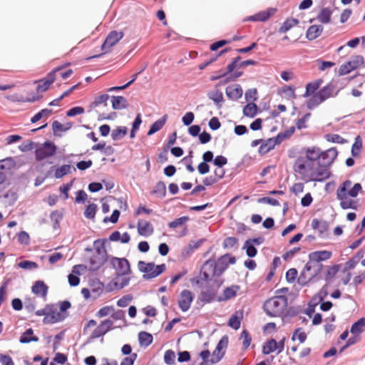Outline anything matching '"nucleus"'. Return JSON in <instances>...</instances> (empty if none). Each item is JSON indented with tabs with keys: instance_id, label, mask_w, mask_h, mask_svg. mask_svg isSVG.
I'll return each mask as SVG.
<instances>
[{
	"instance_id": "40",
	"label": "nucleus",
	"mask_w": 365,
	"mask_h": 365,
	"mask_svg": "<svg viewBox=\"0 0 365 365\" xmlns=\"http://www.w3.org/2000/svg\"><path fill=\"white\" fill-rule=\"evenodd\" d=\"M324 101L318 93L313 95L307 101V106L309 109H313L322 103Z\"/></svg>"
},
{
	"instance_id": "7",
	"label": "nucleus",
	"mask_w": 365,
	"mask_h": 365,
	"mask_svg": "<svg viewBox=\"0 0 365 365\" xmlns=\"http://www.w3.org/2000/svg\"><path fill=\"white\" fill-rule=\"evenodd\" d=\"M240 59H241V57L240 56L233 58L232 62L227 65L226 71H219L217 72V76H212L210 77V80L216 81L220 78L226 76L227 74H230V76L225 81V82H228L230 81H235L237 78H238L239 77H240L243 74L242 71L233 72L235 68H236L237 66H239L238 62Z\"/></svg>"
},
{
	"instance_id": "44",
	"label": "nucleus",
	"mask_w": 365,
	"mask_h": 365,
	"mask_svg": "<svg viewBox=\"0 0 365 365\" xmlns=\"http://www.w3.org/2000/svg\"><path fill=\"white\" fill-rule=\"evenodd\" d=\"M312 227L314 230H319L321 233L327 231L328 225L326 222H321L318 219H314L312 221Z\"/></svg>"
},
{
	"instance_id": "37",
	"label": "nucleus",
	"mask_w": 365,
	"mask_h": 365,
	"mask_svg": "<svg viewBox=\"0 0 365 365\" xmlns=\"http://www.w3.org/2000/svg\"><path fill=\"white\" fill-rule=\"evenodd\" d=\"M299 24V20L290 18L287 19L281 26V27L279 29V33H285L288 31L290 29H292L293 26L297 25Z\"/></svg>"
},
{
	"instance_id": "5",
	"label": "nucleus",
	"mask_w": 365,
	"mask_h": 365,
	"mask_svg": "<svg viewBox=\"0 0 365 365\" xmlns=\"http://www.w3.org/2000/svg\"><path fill=\"white\" fill-rule=\"evenodd\" d=\"M322 269L321 263L309 262L298 277V283L302 286L307 285L319 274Z\"/></svg>"
},
{
	"instance_id": "49",
	"label": "nucleus",
	"mask_w": 365,
	"mask_h": 365,
	"mask_svg": "<svg viewBox=\"0 0 365 365\" xmlns=\"http://www.w3.org/2000/svg\"><path fill=\"white\" fill-rule=\"evenodd\" d=\"M243 248L246 250V254L250 257H254L257 253V249L251 243V240H248L245 242Z\"/></svg>"
},
{
	"instance_id": "1",
	"label": "nucleus",
	"mask_w": 365,
	"mask_h": 365,
	"mask_svg": "<svg viewBox=\"0 0 365 365\" xmlns=\"http://www.w3.org/2000/svg\"><path fill=\"white\" fill-rule=\"evenodd\" d=\"M293 170L306 182H321L330 177V172L327 168L321 166L319 163L311 161L307 158H297Z\"/></svg>"
},
{
	"instance_id": "41",
	"label": "nucleus",
	"mask_w": 365,
	"mask_h": 365,
	"mask_svg": "<svg viewBox=\"0 0 365 365\" xmlns=\"http://www.w3.org/2000/svg\"><path fill=\"white\" fill-rule=\"evenodd\" d=\"M334 88L332 85H327L324 86L322 89H321L318 93L322 97V100L324 101L327 98L331 97L333 96Z\"/></svg>"
},
{
	"instance_id": "51",
	"label": "nucleus",
	"mask_w": 365,
	"mask_h": 365,
	"mask_svg": "<svg viewBox=\"0 0 365 365\" xmlns=\"http://www.w3.org/2000/svg\"><path fill=\"white\" fill-rule=\"evenodd\" d=\"M258 112H262L255 103H247L243 108V114H257Z\"/></svg>"
},
{
	"instance_id": "29",
	"label": "nucleus",
	"mask_w": 365,
	"mask_h": 365,
	"mask_svg": "<svg viewBox=\"0 0 365 365\" xmlns=\"http://www.w3.org/2000/svg\"><path fill=\"white\" fill-rule=\"evenodd\" d=\"M112 107L115 110H120L125 108L128 106V102L125 98L121 96L111 97Z\"/></svg>"
},
{
	"instance_id": "60",
	"label": "nucleus",
	"mask_w": 365,
	"mask_h": 365,
	"mask_svg": "<svg viewBox=\"0 0 365 365\" xmlns=\"http://www.w3.org/2000/svg\"><path fill=\"white\" fill-rule=\"evenodd\" d=\"M133 299L130 294L123 296L122 298L117 301V305L120 307H125L128 305L129 302Z\"/></svg>"
},
{
	"instance_id": "34",
	"label": "nucleus",
	"mask_w": 365,
	"mask_h": 365,
	"mask_svg": "<svg viewBox=\"0 0 365 365\" xmlns=\"http://www.w3.org/2000/svg\"><path fill=\"white\" fill-rule=\"evenodd\" d=\"M138 340L141 346H148L153 342V336L146 331H140L138 334Z\"/></svg>"
},
{
	"instance_id": "36",
	"label": "nucleus",
	"mask_w": 365,
	"mask_h": 365,
	"mask_svg": "<svg viewBox=\"0 0 365 365\" xmlns=\"http://www.w3.org/2000/svg\"><path fill=\"white\" fill-rule=\"evenodd\" d=\"M331 11L328 8H324L317 16V20L323 24H328L331 21Z\"/></svg>"
},
{
	"instance_id": "54",
	"label": "nucleus",
	"mask_w": 365,
	"mask_h": 365,
	"mask_svg": "<svg viewBox=\"0 0 365 365\" xmlns=\"http://www.w3.org/2000/svg\"><path fill=\"white\" fill-rule=\"evenodd\" d=\"M114 312V307L112 306H105L101 308L96 313V317L102 318L111 314Z\"/></svg>"
},
{
	"instance_id": "61",
	"label": "nucleus",
	"mask_w": 365,
	"mask_h": 365,
	"mask_svg": "<svg viewBox=\"0 0 365 365\" xmlns=\"http://www.w3.org/2000/svg\"><path fill=\"white\" fill-rule=\"evenodd\" d=\"M200 356L202 359V361L200 365H213L210 364V359H209V358L211 356V355L208 350H204L201 351Z\"/></svg>"
},
{
	"instance_id": "14",
	"label": "nucleus",
	"mask_w": 365,
	"mask_h": 365,
	"mask_svg": "<svg viewBox=\"0 0 365 365\" xmlns=\"http://www.w3.org/2000/svg\"><path fill=\"white\" fill-rule=\"evenodd\" d=\"M363 63L364 58L361 56H357L354 59L342 64L339 68V73L341 76L346 75L359 68Z\"/></svg>"
},
{
	"instance_id": "35",
	"label": "nucleus",
	"mask_w": 365,
	"mask_h": 365,
	"mask_svg": "<svg viewBox=\"0 0 365 365\" xmlns=\"http://www.w3.org/2000/svg\"><path fill=\"white\" fill-rule=\"evenodd\" d=\"M278 344L276 340L272 339L268 340L262 347V353L268 355L277 350Z\"/></svg>"
},
{
	"instance_id": "64",
	"label": "nucleus",
	"mask_w": 365,
	"mask_h": 365,
	"mask_svg": "<svg viewBox=\"0 0 365 365\" xmlns=\"http://www.w3.org/2000/svg\"><path fill=\"white\" fill-rule=\"evenodd\" d=\"M30 237L29 234L25 231H21L18 234V241L22 245H28Z\"/></svg>"
},
{
	"instance_id": "30",
	"label": "nucleus",
	"mask_w": 365,
	"mask_h": 365,
	"mask_svg": "<svg viewBox=\"0 0 365 365\" xmlns=\"http://www.w3.org/2000/svg\"><path fill=\"white\" fill-rule=\"evenodd\" d=\"M323 31V27L320 25L311 26L306 34L307 38L309 40H314L319 37Z\"/></svg>"
},
{
	"instance_id": "25",
	"label": "nucleus",
	"mask_w": 365,
	"mask_h": 365,
	"mask_svg": "<svg viewBox=\"0 0 365 365\" xmlns=\"http://www.w3.org/2000/svg\"><path fill=\"white\" fill-rule=\"evenodd\" d=\"M332 253L330 251L322 250V251H316L312 252L309 255V257L311 259L310 262L320 263L321 261H324L330 259L331 257Z\"/></svg>"
},
{
	"instance_id": "16",
	"label": "nucleus",
	"mask_w": 365,
	"mask_h": 365,
	"mask_svg": "<svg viewBox=\"0 0 365 365\" xmlns=\"http://www.w3.org/2000/svg\"><path fill=\"white\" fill-rule=\"evenodd\" d=\"M123 37L122 31L118 32L116 31H111L106 37L104 43L102 45V50L104 53H108L112 46L115 45Z\"/></svg>"
},
{
	"instance_id": "31",
	"label": "nucleus",
	"mask_w": 365,
	"mask_h": 365,
	"mask_svg": "<svg viewBox=\"0 0 365 365\" xmlns=\"http://www.w3.org/2000/svg\"><path fill=\"white\" fill-rule=\"evenodd\" d=\"M34 331L31 328L26 329L21 336L19 341L22 344H26L31 341H38V338L34 336Z\"/></svg>"
},
{
	"instance_id": "47",
	"label": "nucleus",
	"mask_w": 365,
	"mask_h": 365,
	"mask_svg": "<svg viewBox=\"0 0 365 365\" xmlns=\"http://www.w3.org/2000/svg\"><path fill=\"white\" fill-rule=\"evenodd\" d=\"M71 171V166L69 165H63L57 168L55 172V177L56 178H61L64 175L70 173Z\"/></svg>"
},
{
	"instance_id": "48",
	"label": "nucleus",
	"mask_w": 365,
	"mask_h": 365,
	"mask_svg": "<svg viewBox=\"0 0 365 365\" xmlns=\"http://www.w3.org/2000/svg\"><path fill=\"white\" fill-rule=\"evenodd\" d=\"M97 205L94 203L89 204L84 212V215L88 219H93L95 217L96 211H97Z\"/></svg>"
},
{
	"instance_id": "27",
	"label": "nucleus",
	"mask_w": 365,
	"mask_h": 365,
	"mask_svg": "<svg viewBox=\"0 0 365 365\" xmlns=\"http://www.w3.org/2000/svg\"><path fill=\"white\" fill-rule=\"evenodd\" d=\"M240 287L238 285H232L225 288L221 297L219 298V301H227L232 298H234Z\"/></svg>"
},
{
	"instance_id": "55",
	"label": "nucleus",
	"mask_w": 365,
	"mask_h": 365,
	"mask_svg": "<svg viewBox=\"0 0 365 365\" xmlns=\"http://www.w3.org/2000/svg\"><path fill=\"white\" fill-rule=\"evenodd\" d=\"M307 339V334L304 331H302V328H298L295 329L292 335V340H299L300 343H303Z\"/></svg>"
},
{
	"instance_id": "42",
	"label": "nucleus",
	"mask_w": 365,
	"mask_h": 365,
	"mask_svg": "<svg viewBox=\"0 0 365 365\" xmlns=\"http://www.w3.org/2000/svg\"><path fill=\"white\" fill-rule=\"evenodd\" d=\"M127 133L128 129L126 127H118L116 129L113 130L111 137L114 140H119L124 137Z\"/></svg>"
},
{
	"instance_id": "52",
	"label": "nucleus",
	"mask_w": 365,
	"mask_h": 365,
	"mask_svg": "<svg viewBox=\"0 0 365 365\" xmlns=\"http://www.w3.org/2000/svg\"><path fill=\"white\" fill-rule=\"evenodd\" d=\"M215 295V293L211 291H203L200 293L199 299L202 302L210 303L214 299Z\"/></svg>"
},
{
	"instance_id": "3",
	"label": "nucleus",
	"mask_w": 365,
	"mask_h": 365,
	"mask_svg": "<svg viewBox=\"0 0 365 365\" xmlns=\"http://www.w3.org/2000/svg\"><path fill=\"white\" fill-rule=\"evenodd\" d=\"M227 267V265L224 264L221 259L217 262L214 259H209L205 262L201 268L200 278L204 281L212 280L220 277Z\"/></svg>"
},
{
	"instance_id": "39",
	"label": "nucleus",
	"mask_w": 365,
	"mask_h": 365,
	"mask_svg": "<svg viewBox=\"0 0 365 365\" xmlns=\"http://www.w3.org/2000/svg\"><path fill=\"white\" fill-rule=\"evenodd\" d=\"M322 83V80L319 79L313 82H310L306 86V92L304 96H308L313 94L320 86Z\"/></svg>"
},
{
	"instance_id": "19",
	"label": "nucleus",
	"mask_w": 365,
	"mask_h": 365,
	"mask_svg": "<svg viewBox=\"0 0 365 365\" xmlns=\"http://www.w3.org/2000/svg\"><path fill=\"white\" fill-rule=\"evenodd\" d=\"M282 142V135L279 134L276 138H271L266 140H262L260 147L259 148V153L260 154H266L272 150L276 145Z\"/></svg>"
},
{
	"instance_id": "45",
	"label": "nucleus",
	"mask_w": 365,
	"mask_h": 365,
	"mask_svg": "<svg viewBox=\"0 0 365 365\" xmlns=\"http://www.w3.org/2000/svg\"><path fill=\"white\" fill-rule=\"evenodd\" d=\"M52 127L54 133L63 132L68 130L71 127V124L70 123L62 124L60 122L55 120L52 124Z\"/></svg>"
},
{
	"instance_id": "4",
	"label": "nucleus",
	"mask_w": 365,
	"mask_h": 365,
	"mask_svg": "<svg viewBox=\"0 0 365 365\" xmlns=\"http://www.w3.org/2000/svg\"><path fill=\"white\" fill-rule=\"evenodd\" d=\"M287 307V299L284 296H275L266 300L264 310L272 317H280Z\"/></svg>"
},
{
	"instance_id": "26",
	"label": "nucleus",
	"mask_w": 365,
	"mask_h": 365,
	"mask_svg": "<svg viewBox=\"0 0 365 365\" xmlns=\"http://www.w3.org/2000/svg\"><path fill=\"white\" fill-rule=\"evenodd\" d=\"M243 91L240 85H232L227 87L226 95L232 100H237L242 97Z\"/></svg>"
},
{
	"instance_id": "13",
	"label": "nucleus",
	"mask_w": 365,
	"mask_h": 365,
	"mask_svg": "<svg viewBox=\"0 0 365 365\" xmlns=\"http://www.w3.org/2000/svg\"><path fill=\"white\" fill-rule=\"evenodd\" d=\"M194 294L187 289H183L178 296V306L182 312H187L194 300Z\"/></svg>"
},
{
	"instance_id": "17",
	"label": "nucleus",
	"mask_w": 365,
	"mask_h": 365,
	"mask_svg": "<svg viewBox=\"0 0 365 365\" xmlns=\"http://www.w3.org/2000/svg\"><path fill=\"white\" fill-rule=\"evenodd\" d=\"M48 309L47 316L43 319V324H55L65 319L64 314L58 311L53 304H48Z\"/></svg>"
},
{
	"instance_id": "38",
	"label": "nucleus",
	"mask_w": 365,
	"mask_h": 365,
	"mask_svg": "<svg viewBox=\"0 0 365 365\" xmlns=\"http://www.w3.org/2000/svg\"><path fill=\"white\" fill-rule=\"evenodd\" d=\"M152 193L158 197H164L166 195L165 184L162 181H159L158 182H157Z\"/></svg>"
},
{
	"instance_id": "20",
	"label": "nucleus",
	"mask_w": 365,
	"mask_h": 365,
	"mask_svg": "<svg viewBox=\"0 0 365 365\" xmlns=\"http://www.w3.org/2000/svg\"><path fill=\"white\" fill-rule=\"evenodd\" d=\"M137 229L138 234L143 237H149L154 232L153 225L150 222L144 220H139L138 221Z\"/></svg>"
},
{
	"instance_id": "33",
	"label": "nucleus",
	"mask_w": 365,
	"mask_h": 365,
	"mask_svg": "<svg viewBox=\"0 0 365 365\" xmlns=\"http://www.w3.org/2000/svg\"><path fill=\"white\" fill-rule=\"evenodd\" d=\"M166 120L167 118L165 116H163V118L153 123L148 132V135H151L162 129V128L165 124Z\"/></svg>"
},
{
	"instance_id": "43",
	"label": "nucleus",
	"mask_w": 365,
	"mask_h": 365,
	"mask_svg": "<svg viewBox=\"0 0 365 365\" xmlns=\"http://www.w3.org/2000/svg\"><path fill=\"white\" fill-rule=\"evenodd\" d=\"M362 148V142L359 136L356 138L354 143L351 147V155L354 157H358L360 155L361 150Z\"/></svg>"
},
{
	"instance_id": "56",
	"label": "nucleus",
	"mask_w": 365,
	"mask_h": 365,
	"mask_svg": "<svg viewBox=\"0 0 365 365\" xmlns=\"http://www.w3.org/2000/svg\"><path fill=\"white\" fill-rule=\"evenodd\" d=\"M316 66L318 67V69L320 71H324L327 68L333 67L335 63L331 61H324L322 59H317L315 61Z\"/></svg>"
},
{
	"instance_id": "18",
	"label": "nucleus",
	"mask_w": 365,
	"mask_h": 365,
	"mask_svg": "<svg viewBox=\"0 0 365 365\" xmlns=\"http://www.w3.org/2000/svg\"><path fill=\"white\" fill-rule=\"evenodd\" d=\"M113 325V322L110 319H108L102 321L92 332L91 338L96 339L105 335L112 329Z\"/></svg>"
},
{
	"instance_id": "11",
	"label": "nucleus",
	"mask_w": 365,
	"mask_h": 365,
	"mask_svg": "<svg viewBox=\"0 0 365 365\" xmlns=\"http://www.w3.org/2000/svg\"><path fill=\"white\" fill-rule=\"evenodd\" d=\"M108 99V94H102L96 97L93 102L90 104L88 112L103 114L108 107L107 103Z\"/></svg>"
},
{
	"instance_id": "63",
	"label": "nucleus",
	"mask_w": 365,
	"mask_h": 365,
	"mask_svg": "<svg viewBox=\"0 0 365 365\" xmlns=\"http://www.w3.org/2000/svg\"><path fill=\"white\" fill-rule=\"evenodd\" d=\"M238 242V240L234 237H229L225 239L223 246L226 248H232Z\"/></svg>"
},
{
	"instance_id": "46",
	"label": "nucleus",
	"mask_w": 365,
	"mask_h": 365,
	"mask_svg": "<svg viewBox=\"0 0 365 365\" xmlns=\"http://www.w3.org/2000/svg\"><path fill=\"white\" fill-rule=\"evenodd\" d=\"M365 326V318H361L356 322L354 323L351 327V332L354 334L361 332Z\"/></svg>"
},
{
	"instance_id": "53",
	"label": "nucleus",
	"mask_w": 365,
	"mask_h": 365,
	"mask_svg": "<svg viewBox=\"0 0 365 365\" xmlns=\"http://www.w3.org/2000/svg\"><path fill=\"white\" fill-rule=\"evenodd\" d=\"M247 103H254L257 99V91L256 88L248 89L245 94Z\"/></svg>"
},
{
	"instance_id": "22",
	"label": "nucleus",
	"mask_w": 365,
	"mask_h": 365,
	"mask_svg": "<svg viewBox=\"0 0 365 365\" xmlns=\"http://www.w3.org/2000/svg\"><path fill=\"white\" fill-rule=\"evenodd\" d=\"M32 292L44 299H46L48 294V287L42 280H38L34 282L31 287Z\"/></svg>"
},
{
	"instance_id": "23",
	"label": "nucleus",
	"mask_w": 365,
	"mask_h": 365,
	"mask_svg": "<svg viewBox=\"0 0 365 365\" xmlns=\"http://www.w3.org/2000/svg\"><path fill=\"white\" fill-rule=\"evenodd\" d=\"M275 11V9L270 8L267 11H262L253 16H250L245 19V21H265L274 15Z\"/></svg>"
},
{
	"instance_id": "57",
	"label": "nucleus",
	"mask_w": 365,
	"mask_h": 365,
	"mask_svg": "<svg viewBox=\"0 0 365 365\" xmlns=\"http://www.w3.org/2000/svg\"><path fill=\"white\" fill-rule=\"evenodd\" d=\"M175 352L171 350H167L164 354L165 363L168 365H173L175 364Z\"/></svg>"
},
{
	"instance_id": "50",
	"label": "nucleus",
	"mask_w": 365,
	"mask_h": 365,
	"mask_svg": "<svg viewBox=\"0 0 365 365\" xmlns=\"http://www.w3.org/2000/svg\"><path fill=\"white\" fill-rule=\"evenodd\" d=\"M189 220V217L187 216H183L179 218L175 219V220L170 222L168 224V226L172 228L175 229L176 227H180L185 224Z\"/></svg>"
},
{
	"instance_id": "28",
	"label": "nucleus",
	"mask_w": 365,
	"mask_h": 365,
	"mask_svg": "<svg viewBox=\"0 0 365 365\" xmlns=\"http://www.w3.org/2000/svg\"><path fill=\"white\" fill-rule=\"evenodd\" d=\"M321 150L317 147L309 148L306 150L305 156H300L298 158H307L311 161L317 162V160H319L320 158Z\"/></svg>"
},
{
	"instance_id": "24",
	"label": "nucleus",
	"mask_w": 365,
	"mask_h": 365,
	"mask_svg": "<svg viewBox=\"0 0 365 365\" xmlns=\"http://www.w3.org/2000/svg\"><path fill=\"white\" fill-rule=\"evenodd\" d=\"M226 342L224 344V338L222 339L219 343L217 344L215 349L212 352L210 357V364H214L220 361V359L223 357L225 352L222 351V348L224 346H226Z\"/></svg>"
},
{
	"instance_id": "59",
	"label": "nucleus",
	"mask_w": 365,
	"mask_h": 365,
	"mask_svg": "<svg viewBox=\"0 0 365 365\" xmlns=\"http://www.w3.org/2000/svg\"><path fill=\"white\" fill-rule=\"evenodd\" d=\"M327 141L331 143H344V138L338 134H327L325 136Z\"/></svg>"
},
{
	"instance_id": "9",
	"label": "nucleus",
	"mask_w": 365,
	"mask_h": 365,
	"mask_svg": "<svg viewBox=\"0 0 365 365\" xmlns=\"http://www.w3.org/2000/svg\"><path fill=\"white\" fill-rule=\"evenodd\" d=\"M56 150L57 147L53 143L46 141L36 149V159L38 161H41L50 158L56 154Z\"/></svg>"
},
{
	"instance_id": "15",
	"label": "nucleus",
	"mask_w": 365,
	"mask_h": 365,
	"mask_svg": "<svg viewBox=\"0 0 365 365\" xmlns=\"http://www.w3.org/2000/svg\"><path fill=\"white\" fill-rule=\"evenodd\" d=\"M320 155L317 163H319L321 166L327 168V166H329L337 157L338 152L335 148H331L325 151H321Z\"/></svg>"
},
{
	"instance_id": "2",
	"label": "nucleus",
	"mask_w": 365,
	"mask_h": 365,
	"mask_svg": "<svg viewBox=\"0 0 365 365\" xmlns=\"http://www.w3.org/2000/svg\"><path fill=\"white\" fill-rule=\"evenodd\" d=\"M362 190V186L360 183L352 185L350 180L344 181L336 190V198L340 201V207L344 209L357 210L359 207L358 202L349 197H356Z\"/></svg>"
},
{
	"instance_id": "8",
	"label": "nucleus",
	"mask_w": 365,
	"mask_h": 365,
	"mask_svg": "<svg viewBox=\"0 0 365 365\" xmlns=\"http://www.w3.org/2000/svg\"><path fill=\"white\" fill-rule=\"evenodd\" d=\"M100 242L101 241L99 240L94 242L96 250L92 253L88 260V267L91 271L98 270L106 262L105 253L102 251L101 247L97 246Z\"/></svg>"
},
{
	"instance_id": "10",
	"label": "nucleus",
	"mask_w": 365,
	"mask_h": 365,
	"mask_svg": "<svg viewBox=\"0 0 365 365\" xmlns=\"http://www.w3.org/2000/svg\"><path fill=\"white\" fill-rule=\"evenodd\" d=\"M110 264L115 269L118 276L128 275L131 273L130 263L125 258L113 257L110 259Z\"/></svg>"
},
{
	"instance_id": "32",
	"label": "nucleus",
	"mask_w": 365,
	"mask_h": 365,
	"mask_svg": "<svg viewBox=\"0 0 365 365\" xmlns=\"http://www.w3.org/2000/svg\"><path fill=\"white\" fill-rule=\"evenodd\" d=\"M242 312H235L230 318L228 325L232 329L237 330L240 329L241 324Z\"/></svg>"
},
{
	"instance_id": "6",
	"label": "nucleus",
	"mask_w": 365,
	"mask_h": 365,
	"mask_svg": "<svg viewBox=\"0 0 365 365\" xmlns=\"http://www.w3.org/2000/svg\"><path fill=\"white\" fill-rule=\"evenodd\" d=\"M138 268L140 272L144 273V277L152 279L159 276L164 272L166 269L165 264L155 265L153 262H145L139 261L138 262Z\"/></svg>"
},
{
	"instance_id": "62",
	"label": "nucleus",
	"mask_w": 365,
	"mask_h": 365,
	"mask_svg": "<svg viewBox=\"0 0 365 365\" xmlns=\"http://www.w3.org/2000/svg\"><path fill=\"white\" fill-rule=\"evenodd\" d=\"M241 338L243 339L242 344L245 349H247L251 343V336L249 332L246 330H243L241 333Z\"/></svg>"
},
{
	"instance_id": "12",
	"label": "nucleus",
	"mask_w": 365,
	"mask_h": 365,
	"mask_svg": "<svg viewBox=\"0 0 365 365\" xmlns=\"http://www.w3.org/2000/svg\"><path fill=\"white\" fill-rule=\"evenodd\" d=\"M64 66H59L54 68L52 71L48 73L46 76L41 79L36 83H38L37 91L38 92H44L48 89L50 86L56 80V72L60 71Z\"/></svg>"
},
{
	"instance_id": "21",
	"label": "nucleus",
	"mask_w": 365,
	"mask_h": 365,
	"mask_svg": "<svg viewBox=\"0 0 365 365\" xmlns=\"http://www.w3.org/2000/svg\"><path fill=\"white\" fill-rule=\"evenodd\" d=\"M364 254L365 251L363 249L358 251L351 259L344 264L343 272H347L349 270L354 269L358 263L361 261V259L364 258Z\"/></svg>"
},
{
	"instance_id": "58",
	"label": "nucleus",
	"mask_w": 365,
	"mask_h": 365,
	"mask_svg": "<svg viewBox=\"0 0 365 365\" xmlns=\"http://www.w3.org/2000/svg\"><path fill=\"white\" fill-rule=\"evenodd\" d=\"M4 197L6 200V202L9 205H11L16 202L17 199V195L12 190H8L6 193L4 194Z\"/></svg>"
}]
</instances>
